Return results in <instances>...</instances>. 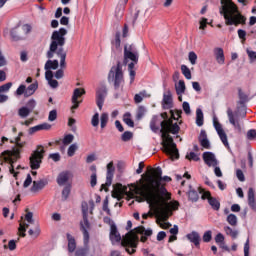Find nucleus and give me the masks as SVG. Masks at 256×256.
Segmentation results:
<instances>
[{"mask_svg": "<svg viewBox=\"0 0 256 256\" xmlns=\"http://www.w3.org/2000/svg\"><path fill=\"white\" fill-rule=\"evenodd\" d=\"M150 129L153 133H160L163 141V151L172 160L179 159V149L177 144L173 142V137L169 135H177L181 131V127L177 123H173L172 120H161V117L154 115L150 121Z\"/></svg>", "mask_w": 256, "mask_h": 256, "instance_id": "obj_1", "label": "nucleus"}, {"mask_svg": "<svg viewBox=\"0 0 256 256\" xmlns=\"http://www.w3.org/2000/svg\"><path fill=\"white\" fill-rule=\"evenodd\" d=\"M134 190L137 193H141L142 197H144L145 201H147L148 205L150 207H157L158 209H165V207H171L174 211H177L179 209V202L172 201L168 204V201H171V194L167 192V188L164 186H161L159 188V197H157V194L153 191V189H147L146 191H143L139 186L133 185Z\"/></svg>", "mask_w": 256, "mask_h": 256, "instance_id": "obj_2", "label": "nucleus"}, {"mask_svg": "<svg viewBox=\"0 0 256 256\" xmlns=\"http://www.w3.org/2000/svg\"><path fill=\"white\" fill-rule=\"evenodd\" d=\"M65 35H67V29L60 28L59 30H55L51 35V43L49 46V50L46 53L47 59H53L55 54L60 58V69H67V51H65Z\"/></svg>", "mask_w": 256, "mask_h": 256, "instance_id": "obj_3", "label": "nucleus"}, {"mask_svg": "<svg viewBox=\"0 0 256 256\" xmlns=\"http://www.w3.org/2000/svg\"><path fill=\"white\" fill-rule=\"evenodd\" d=\"M221 4L222 10L220 13L222 15L224 14L226 25L239 27V25H245L247 23V18L239 12L237 5L232 0H221Z\"/></svg>", "mask_w": 256, "mask_h": 256, "instance_id": "obj_4", "label": "nucleus"}, {"mask_svg": "<svg viewBox=\"0 0 256 256\" xmlns=\"http://www.w3.org/2000/svg\"><path fill=\"white\" fill-rule=\"evenodd\" d=\"M109 83H114V89L117 91L122 84L125 83L123 78V65L121 62H117L116 66H112L108 74Z\"/></svg>", "mask_w": 256, "mask_h": 256, "instance_id": "obj_5", "label": "nucleus"}, {"mask_svg": "<svg viewBox=\"0 0 256 256\" xmlns=\"http://www.w3.org/2000/svg\"><path fill=\"white\" fill-rule=\"evenodd\" d=\"M45 157V149L43 145H38L36 150L30 155V167L33 171L41 168L43 158Z\"/></svg>", "mask_w": 256, "mask_h": 256, "instance_id": "obj_6", "label": "nucleus"}, {"mask_svg": "<svg viewBox=\"0 0 256 256\" xmlns=\"http://www.w3.org/2000/svg\"><path fill=\"white\" fill-rule=\"evenodd\" d=\"M87 203L82 204V212H83V222H80V231L83 233L84 245H89V229L91 224H89V219L87 218Z\"/></svg>", "mask_w": 256, "mask_h": 256, "instance_id": "obj_7", "label": "nucleus"}, {"mask_svg": "<svg viewBox=\"0 0 256 256\" xmlns=\"http://www.w3.org/2000/svg\"><path fill=\"white\" fill-rule=\"evenodd\" d=\"M129 61H133L134 63H139V51L134 44H126L124 46V60L123 64L127 65Z\"/></svg>", "mask_w": 256, "mask_h": 256, "instance_id": "obj_8", "label": "nucleus"}, {"mask_svg": "<svg viewBox=\"0 0 256 256\" xmlns=\"http://www.w3.org/2000/svg\"><path fill=\"white\" fill-rule=\"evenodd\" d=\"M122 247H126L127 253L133 255L135 248H137V236L133 232L126 234L125 238L121 241Z\"/></svg>", "mask_w": 256, "mask_h": 256, "instance_id": "obj_9", "label": "nucleus"}, {"mask_svg": "<svg viewBox=\"0 0 256 256\" xmlns=\"http://www.w3.org/2000/svg\"><path fill=\"white\" fill-rule=\"evenodd\" d=\"M4 156L5 161H8L10 163V173L12 175H15V167L13 166V163L17 162V159L20 157L19 149H15L13 151L6 150L2 153Z\"/></svg>", "mask_w": 256, "mask_h": 256, "instance_id": "obj_10", "label": "nucleus"}, {"mask_svg": "<svg viewBox=\"0 0 256 256\" xmlns=\"http://www.w3.org/2000/svg\"><path fill=\"white\" fill-rule=\"evenodd\" d=\"M115 173V166H113V162L107 164V174H106V183L101 185V190L109 191L107 187H111L113 183V175Z\"/></svg>", "mask_w": 256, "mask_h": 256, "instance_id": "obj_11", "label": "nucleus"}, {"mask_svg": "<svg viewBox=\"0 0 256 256\" xmlns=\"http://www.w3.org/2000/svg\"><path fill=\"white\" fill-rule=\"evenodd\" d=\"M227 115L230 125H232L237 131H241V123H239V112H233L231 108H228Z\"/></svg>", "mask_w": 256, "mask_h": 256, "instance_id": "obj_12", "label": "nucleus"}, {"mask_svg": "<svg viewBox=\"0 0 256 256\" xmlns=\"http://www.w3.org/2000/svg\"><path fill=\"white\" fill-rule=\"evenodd\" d=\"M105 97H107V88L101 87L96 91V104L98 109L101 111L105 103Z\"/></svg>", "mask_w": 256, "mask_h": 256, "instance_id": "obj_13", "label": "nucleus"}, {"mask_svg": "<svg viewBox=\"0 0 256 256\" xmlns=\"http://www.w3.org/2000/svg\"><path fill=\"white\" fill-rule=\"evenodd\" d=\"M202 157L208 167H217V158L213 152H204Z\"/></svg>", "mask_w": 256, "mask_h": 256, "instance_id": "obj_14", "label": "nucleus"}, {"mask_svg": "<svg viewBox=\"0 0 256 256\" xmlns=\"http://www.w3.org/2000/svg\"><path fill=\"white\" fill-rule=\"evenodd\" d=\"M82 95H85V89L83 88H76L72 95V109H78L79 108V97H82Z\"/></svg>", "mask_w": 256, "mask_h": 256, "instance_id": "obj_15", "label": "nucleus"}, {"mask_svg": "<svg viewBox=\"0 0 256 256\" xmlns=\"http://www.w3.org/2000/svg\"><path fill=\"white\" fill-rule=\"evenodd\" d=\"M162 103L164 105V109H173V94L171 93V90H167L163 94Z\"/></svg>", "mask_w": 256, "mask_h": 256, "instance_id": "obj_16", "label": "nucleus"}, {"mask_svg": "<svg viewBox=\"0 0 256 256\" xmlns=\"http://www.w3.org/2000/svg\"><path fill=\"white\" fill-rule=\"evenodd\" d=\"M47 185H49V181L47 179L33 181V185L30 190L32 191V193H37L38 191H42V189H45Z\"/></svg>", "mask_w": 256, "mask_h": 256, "instance_id": "obj_17", "label": "nucleus"}, {"mask_svg": "<svg viewBox=\"0 0 256 256\" xmlns=\"http://www.w3.org/2000/svg\"><path fill=\"white\" fill-rule=\"evenodd\" d=\"M109 237L112 245H115V243H121V234H119L117 226H115L114 224L111 225Z\"/></svg>", "mask_w": 256, "mask_h": 256, "instance_id": "obj_18", "label": "nucleus"}, {"mask_svg": "<svg viewBox=\"0 0 256 256\" xmlns=\"http://www.w3.org/2000/svg\"><path fill=\"white\" fill-rule=\"evenodd\" d=\"M186 239L190 241V243H193L195 247H199L201 245V235H199V232L192 231L191 233L186 235Z\"/></svg>", "mask_w": 256, "mask_h": 256, "instance_id": "obj_19", "label": "nucleus"}, {"mask_svg": "<svg viewBox=\"0 0 256 256\" xmlns=\"http://www.w3.org/2000/svg\"><path fill=\"white\" fill-rule=\"evenodd\" d=\"M248 205L252 211H256V199H255V189H248Z\"/></svg>", "mask_w": 256, "mask_h": 256, "instance_id": "obj_20", "label": "nucleus"}, {"mask_svg": "<svg viewBox=\"0 0 256 256\" xmlns=\"http://www.w3.org/2000/svg\"><path fill=\"white\" fill-rule=\"evenodd\" d=\"M69 177H71V172L69 171H63L61 172L58 177H57V183L60 186L65 185V183H67V181H69Z\"/></svg>", "mask_w": 256, "mask_h": 256, "instance_id": "obj_21", "label": "nucleus"}, {"mask_svg": "<svg viewBox=\"0 0 256 256\" xmlns=\"http://www.w3.org/2000/svg\"><path fill=\"white\" fill-rule=\"evenodd\" d=\"M67 241H68V251L69 253H74L75 249H77V242L75 241V237H73L71 234H66Z\"/></svg>", "mask_w": 256, "mask_h": 256, "instance_id": "obj_22", "label": "nucleus"}, {"mask_svg": "<svg viewBox=\"0 0 256 256\" xmlns=\"http://www.w3.org/2000/svg\"><path fill=\"white\" fill-rule=\"evenodd\" d=\"M214 54L217 63H219V65H223L225 63V53L223 52V48H216L214 50Z\"/></svg>", "mask_w": 256, "mask_h": 256, "instance_id": "obj_23", "label": "nucleus"}, {"mask_svg": "<svg viewBox=\"0 0 256 256\" xmlns=\"http://www.w3.org/2000/svg\"><path fill=\"white\" fill-rule=\"evenodd\" d=\"M44 69H45V71H51V69L55 71L56 69H59V60H51V59H49L45 63Z\"/></svg>", "mask_w": 256, "mask_h": 256, "instance_id": "obj_24", "label": "nucleus"}, {"mask_svg": "<svg viewBox=\"0 0 256 256\" xmlns=\"http://www.w3.org/2000/svg\"><path fill=\"white\" fill-rule=\"evenodd\" d=\"M149 181L151 183L152 187H155V185H157L158 187L161 185V181H165L166 183H169V181H171V177L169 176H162L159 178V180H155V178H153V176L149 177Z\"/></svg>", "mask_w": 256, "mask_h": 256, "instance_id": "obj_25", "label": "nucleus"}, {"mask_svg": "<svg viewBox=\"0 0 256 256\" xmlns=\"http://www.w3.org/2000/svg\"><path fill=\"white\" fill-rule=\"evenodd\" d=\"M11 38L13 41H21L23 37L21 36V31L19 30V26H16L10 31Z\"/></svg>", "mask_w": 256, "mask_h": 256, "instance_id": "obj_26", "label": "nucleus"}, {"mask_svg": "<svg viewBox=\"0 0 256 256\" xmlns=\"http://www.w3.org/2000/svg\"><path fill=\"white\" fill-rule=\"evenodd\" d=\"M204 117H203V110L201 108H197L196 110V125L198 127H203Z\"/></svg>", "mask_w": 256, "mask_h": 256, "instance_id": "obj_27", "label": "nucleus"}, {"mask_svg": "<svg viewBox=\"0 0 256 256\" xmlns=\"http://www.w3.org/2000/svg\"><path fill=\"white\" fill-rule=\"evenodd\" d=\"M38 87L39 85L37 83L30 84L26 88L25 97H31V95H33L37 91Z\"/></svg>", "mask_w": 256, "mask_h": 256, "instance_id": "obj_28", "label": "nucleus"}, {"mask_svg": "<svg viewBox=\"0 0 256 256\" xmlns=\"http://www.w3.org/2000/svg\"><path fill=\"white\" fill-rule=\"evenodd\" d=\"M136 233H139L140 235H145L146 237H151L153 235V230L151 229H145V227L140 226L135 229Z\"/></svg>", "mask_w": 256, "mask_h": 256, "instance_id": "obj_29", "label": "nucleus"}, {"mask_svg": "<svg viewBox=\"0 0 256 256\" xmlns=\"http://www.w3.org/2000/svg\"><path fill=\"white\" fill-rule=\"evenodd\" d=\"M208 203L214 211H219V209H221V203L215 197L209 198Z\"/></svg>", "mask_w": 256, "mask_h": 256, "instance_id": "obj_30", "label": "nucleus"}, {"mask_svg": "<svg viewBox=\"0 0 256 256\" xmlns=\"http://www.w3.org/2000/svg\"><path fill=\"white\" fill-rule=\"evenodd\" d=\"M188 199L189 201H192V203H197V201H199V193L197 190L190 189L188 192Z\"/></svg>", "mask_w": 256, "mask_h": 256, "instance_id": "obj_31", "label": "nucleus"}, {"mask_svg": "<svg viewBox=\"0 0 256 256\" xmlns=\"http://www.w3.org/2000/svg\"><path fill=\"white\" fill-rule=\"evenodd\" d=\"M18 115H19V117H21V119H27V117H29V115H31V112H30L29 108H27L26 106H23V107L19 108Z\"/></svg>", "mask_w": 256, "mask_h": 256, "instance_id": "obj_32", "label": "nucleus"}, {"mask_svg": "<svg viewBox=\"0 0 256 256\" xmlns=\"http://www.w3.org/2000/svg\"><path fill=\"white\" fill-rule=\"evenodd\" d=\"M123 121L125 124L128 125V127H135V122L133 121V119H131V113L130 112H126L123 115Z\"/></svg>", "mask_w": 256, "mask_h": 256, "instance_id": "obj_33", "label": "nucleus"}, {"mask_svg": "<svg viewBox=\"0 0 256 256\" xmlns=\"http://www.w3.org/2000/svg\"><path fill=\"white\" fill-rule=\"evenodd\" d=\"M224 231L226 233V235H229L230 237H232L233 239H237L238 235H239V231L237 230H233L231 227L229 226H225L224 227Z\"/></svg>", "mask_w": 256, "mask_h": 256, "instance_id": "obj_34", "label": "nucleus"}, {"mask_svg": "<svg viewBox=\"0 0 256 256\" xmlns=\"http://www.w3.org/2000/svg\"><path fill=\"white\" fill-rule=\"evenodd\" d=\"M145 113H147V108L145 106H139L136 112L137 121H141L145 117Z\"/></svg>", "mask_w": 256, "mask_h": 256, "instance_id": "obj_35", "label": "nucleus"}, {"mask_svg": "<svg viewBox=\"0 0 256 256\" xmlns=\"http://www.w3.org/2000/svg\"><path fill=\"white\" fill-rule=\"evenodd\" d=\"M107 123H109V114L102 113L100 116V127L101 129H105L107 127Z\"/></svg>", "mask_w": 256, "mask_h": 256, "instance_id": "obj_36", "label": "nucleus"}, {"mask_svg": "<svg viewBox=\"0 0 256 256\" xmlns=\"http://www.w3.org/2000/svg\"><path fill=\"white\" fill-rule=\"evenodd\" d=\"M177 95H183L185 93V81L179 80L178 85L175 86Z\"/></svg>", "mask_w": 256, "mask_h": 256, "instance_id": "obj_37", "label": "nucleus"}, {"mask_svg": "<svg viewBox=\"0 0 256 256\" xmlns=\"http://www.w3.org/2000/svg\"><path fill=\"white\" fill-rule=\"evenodd\" d=\"M238 97L240 99L239 104L244 105V103H247L249 101V96L241 90V88L238 89Z\"/></svg>", "mask_w": 256, "mask_h": 256, "instance_id": "obj_38", "label": "nucleus"}, {"mask_svg": "<svg viewBox=\"0 0 256 256\" xmlns=\"http://www.w3.org/2000/svg\"><path fill=\"white\" fill-rule=\"evenodd\" d=\"M227 223L232 227H237V216L235 214H229L226 219Z\"/></svg>", "mask_w": 256, "mask_h": 256, "instance_id": "obj_39", "label": "nucleus"}, {"mask_svg": "<svg viewBox=\"0 0 256 256\" xmlns=\"http://www.w3.org/2000/svg\"><path fill=\"white\" fill-rule=\"evenodd\" d=\"M69 195H71V186H65L64 189L62 190V199L63 201H67L69 199Z\"/></svg>", "mask_w": 256, "mask_h": 256, "instance_id": "obj_40", "label": "nucleus"}, {"mask_svg": "<svg viewBox=\"0 0 256 256\" xmlns=\"http://www.w3.org/2000/svg\"><path fill=\"white\" fill-rule=\"evenodd\" d=\"M27 229H29V224L20 223V226L18 228L20 237H26L27 236V234L25 233V231H27Z\"/></svg>", "mask_w": 256, "mask_h": 256, "instance_id": "obj_41", "label": "nucleus"}, {"mask_svg": "<svg viewBox=\"0 0 256 256\" xmlns=\"http://www.w3.org/2000/svg\"><path fill=\"white\" fill-rule=\"evenodd\" d=\"M181 71L186 79H191V70L189 69V67H187V65L183 64L181 66Z\"/></svg>", "mask_w": 256, "mask_h": 256, "instance_id": "obj_42", "label": "nucleus"}, {"mask_svg": "<svg viewBox=\"0 0 256 256\" xmlns=\"http://www.w3.org/2000/svg\"><path fill=\"white\" fill-rule=\"evenodd\" d=\"M246 139L248 141H256V129H250L247 131Z\"/></svg>", "mask_w": 256, "mask_h": 256, "instance_id": "obj_43", "label": "nucleus"}, {"mask_svg": "<svg viewBox=\"0 0 256 256\" xmlns=\"http://www.w3.org/2000/svg\"><path fill=\"white\" fill-rule=\"evenodd\" d=\"M25 107L30 111V113H33V109L37 107V101H35V99H30Z\"/></svg>", "mask_w": 256, "mask_h": 256, "instance_id": "obj_44", "label": "nucleus"}, {"mask_svg": "<svg viewBox=\"0 0 256 256\" xmlns=\"http://www.w3.org/2000/svg\"><path fill=\"white\" fill-rule=\"evenodd\" d=\"M133 139V132L126 131L121 135V140L127 143V141H131Z\"/></svg>", "mask_w": 256, "mask_h": 256, "instance_id": "obj_45", "label": "nucleus"}, {"mask_svg": "<svg viewBox=\"0 0 256 256\" xmlns=\"http://www.w3.org/2000/svg\"><path fill=\"white\" fill-rule=\"evenodd\" d=\"M202 239H203L204 243H210L211 239H213V232L211 230L206 231L203 234Z\"/></svg>", "mask_w": 256, "mask_h": 256, "instance_id": "obj_46", "label": "nucleus"}, {"mask_svg": "<svg viewBox=\"0 0 256 256\" xmlns=\"http://www.w3.org/2000/svg\"><path fill=\"white\" fill-rule=\"evenodd\" d=\"M213 125H214V128L217 131L218 135L225 131V130H223V126H221V123H219V121H217V118L213 119Z\"/></svg>", "mask_w": 256, "mask_h": 256, "instance_id": "obj_47", "label": "nucleus"}, {"mask_svg": "<svg viewBox=\"0 0 256 256\" xmlns=\"http://www.w3.org/2000/svg\"><path fill=\"white\" fill-rule=\"evenodd\" d=\"M183 111L182 110H170V115L172 117V120L174 119L175 121H178L182 115Z\"/></svg>", "mask_w": 256, "mask_h": 256, "instance_id": "obj_48", "label": "nucleus"}, {"mask_svg": "<svg viewBox=\"0 0 256 256\" xmlns=\"http://www.w3.org/2000/svg\"><path fill=\"white\" fill-rule=\"evenodd\" d=\"M218 135H219V138L222 141L223 145L225 147H229V141L227 140V133H225V131H224V132H220V134H218Z\"/></svg>", "mask_w": 256, "mask_h": 256, "instance_id": "obj_49", "label": "nucleus"}, {"mask_svg": "<svg viewBox=\"0 0 256 256\" xmlns=\"http://www.w3.org/2000/svg\"><path fill=\"white\" fill-rule=\"evenodd\" d=\"M237 33L239 39H241V42L245 43V41H247V32L243 29H238Z\"/></svg>", "mask_w": 256, "mask_h": 256, "instance_id": "obj_50", "label": "nucleus"}, {"mask_svg": "<svg viewBox=\"0 0 256 256\" xmlns=\"http://www.w3.org/2000/svg\"><path fill=\"white\" fill-rule=\"evenodd\" d=\"M77 149H79L77 144L70 145L68 148V152H67L68 157H73V155H75V152L77 151Z\"/></svg>", "mask_w": 256, "mask_h": 256, "instance_id": "obj_51", "label": "nucleus"}, {"mask_svg": "<svg viewBox=\"0 0 256 256\" xmlns=\"http://www.w3.org/2000/svg\"><path fill=\"white\" fill-rule=\"evenodd\" d=\"M73 139H75V136H73V134H67L66 136H64L63 144L71 145V143H73Z\"/></svg>", "mask_w": 256, "mask_h": 256, "instance_id": "obj_52", "label": "nucleus"}, {"mask_svg": "<svg viewBox=\"0 0 256 256\" xmlns=\"http://www.w3.org/2000/svg\"><path fill=\"white\" fill-rule=\"evenodd\" d=\"M113 47H115V49H120L121 47V36H119V34H116L115 36V40L112 42Z\"/></svg>", "mask_w": 256, "mask_h": 256, "instance_id": "obj_53", "label": "nucleus"}, {"mask_svg": "<svg viewBox=\"0 0 256 256\" xmlns=\"http://www.w3.org/2000/svg\"><path fill=\"white\" fill-rule=\"evenodd\" d=\"M11 87H13V83L11 82L3 84L2 86H0V93H7V91H9Z\"/></svg>", "mask_w": 256, "mask_h": 256, "instance_id": "obj_54", "label": "nucleus"}, {"mask_svg": "<svg viewBox=\"0 0 256 256\" xmlns=\"http://www.w3.org/2000/svg\"><path fill=\"white\" fill-rule=\"evenodd\" d=\"M199 143L201 147H204V149H211V143L209 142V139H200Z\"/></svg>", "mask_w": 256, "mask_h": 256, "instance_id": "obj_55", "label": "nucleus"}, {"mask_svg": "<svg viewBox=\"0 0 256 256\" xmlns=\"http://www.w3.org/2000/svg\"><path fill=\"white\" fill-rule=\"evenodd\" d=\"M186 159L188 161H199L200 158L195 152H190L189 154L186 155Z\"/></svg>", "mask_w": 256, "mask_h": 256, "instance_id": "obj_56", "label": "nucleus"}, {"mask_svg": "<svg viewBox=\"0 0 256 256\" xmlns=\"http://www.w3.org/2000/svg\"><path fill=\"white\" fill-rule=\"evenodd\" d=\"M188 58L191 65L197 64V54L195 52H189Z\"/></svg>", "mask_w": 256, "mask_h": 256, "instance_id": "obj_57", "label": "nucleus"}, {"mask_svg": "<svg viewBox=\"0 0 256 256\" xmlns=\"http://www.w3.org/2000/svg\"><path fill=\"white\" fill-rule=\"evenodd\" d=\"M28 235H30V236H33V235H34V237H39V235H41V228H39V226H37V227L35 228V230L30 229V230L28 231Z\"/></svg>", "mask_w": 256, "mask_h": 256, "instance_id": "obj_58", "label": "nucleus"}, {"mask_svg": "<svg viewBox=\"0 0 256 256\" xmlns=\"http://www.w3.org/2000/svg\"><path fill=\"white\" fill-rule=\"evenodd\" d=\"M145 91L140 92L139 94H136L134 96L135 103H141L143 101V98L145 97Z\"/></svg>", "mask_w": 256, "mask_h": 256, "instance_id": "obj_59", "label": "nucleus"}, {"mask_svg": "<svg viewBox=\"0 0 256 256\" xmlns=\"http://www.w3.org/2000/svg\"><path fill=\"white\" fill-rule=\"evenodd\" d=\"M92 127H99V113H95L91 120Z\"/></svg>", "mask_w": 256, "mask_h": 256, "instance_id": "obj_60", "label": "nucleus"}, {"mask_svg": "<svg viewBox=\"0 0 256 256\" xmlns=\"http://www.w3.org/2000/svg\"><path fill=\"white\" fill-rule=\"evenodd\" d=\"M26 86L24 85V84H21L18 88H17V90H16V95H18V96H21V95H24V97H25V93H26Z\"/></svg>", "mask_w": 256, "mask_h": 256, "instance_id": "obj_61", "label": "nucleus"}, {"mask_svg": "<svg viewBox=\"0 0 256 256\" xmlns=\"http://www.w3.org/2000/svg\"><path fill=\"white\" fill-rule=\"evenodd\" d=\"M236 177L239 181H241V183H243L245 181V174H243V170L237 169L236 170Z\"/></svg>", "mask_w": 256, "mask_h": 256, "instance_id": "obj_62", "label": "nucleus"}, {"mask_svg": "<svg viewBox=\"0 0 256 256\" xmlns=\"http://www.w3.org/2000/svg\"><path fill=\"white\" fill-rule=\"evenodd\" d=\"M57 119V110H52L49 112L48 121H55Z\"/></svg>", "mask_w": 256, "mask_h": 256, "instance_id": "obj_63", "label": "nucleus"}, {"mask_svg": "<svg viewBox=\"0 0 256 256\" xmlns=\"http://www.w3.org/2000/svg\"><path fill=\"white\" fill-rule=\"evenodd\" d=\"M75 256H87V249L80 248L75 252Z\"/></svg>", "mask_w": 256, "mask_h": 256, "instance_id": "obj_64", "label": "nucleus"}]
</instances>
